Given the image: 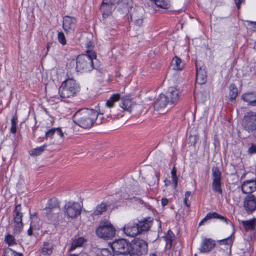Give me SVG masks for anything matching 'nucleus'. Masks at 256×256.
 Returning a JSON list of instances; mask_svg holds the SVG:
<instances>
[{"label": "nucleus", "instance_id": "obj_1", "mask_svg": "<svg viewBox=\"0 0 256 256\" xmlns=\"http://www.w3.org/2000/svg\"><path fill=\"white\" fill-rule=\"evenodd\" d=\"M99 104L96 110L83 108L77 110L72 116L74 122L83 128H90L94 124H100L106 120L102 116L106 110H100Z\"/></svg>", "mask_w": 256, "mask_h": 256}, {"label": "nucleus", "instance_id": "obj_2", "mask_svg": "<svg viewBox=\"0 0 256 256\" xmlns=\"http://www.w3.org/2000/svg\"><path fill=\"white\" fill-rule=\"evenodd\" d=\"M118 6V10L122 14H128L132 7V0H102L100 10L103 20L112 16L113 11Z\"/></svg>", "mask_w": 256, "mask_h": 256}, {"label": "nucleus", "instance_id": "obj_3", "mask_svg": "<svg viewBox=\"0 0 256 256\" xmlns=\"http://www.w3.org/2000/svg\"><path fill=\"white\" fill-rule=\"evenodd\" d=\"M120 100L121 102L119 104V107L122 108L124 110L127 111L130 113L134 110L137 106L136 104L132 102V98L130 96H124L121 97L120 94H113L108 100H106V106L108 108H112L110 110V115L112 118L122 117V116L116 112L114 108L116 102Z\"/></svg>", "mask_w": 256, "mask_h": 256}, {"label": "nucleus", "instance_id": "obj_4", "mask_svg": "<svg viewBox=\"0 0 256 256\" xmlns=\"http://www.w3.org/2000/svg\"><path fill=\"white\" fill-rule=\"evenodd\" d=\"M86 52L85 54L78 56L76 62L74 60L70 62L74 65L76 64V72H90L93 69L98 70L100 66L95 52L93 50H86Z\"/></svg>", "mask_w": 256, "mask_h": 256}, {"label": "nucleus", "instance_id": "obj_5", "mask_svg": "<svg viewBox=\"0 0 256 256\" xmlns=\"http://www.w3.org/2000/svg\"><path fill=\"white\" fill-rule=\"evenodd\" d=\"M153 218L147 217L140 220L135 219L124 225L123 231L126 234L134 237L145 232H148L152 226Z\"/></svg>", "mask_w": 256, "mask_h": 256}, {"label": "nucleus", "instance_id": "obj_6", "mask_svg": "<svg viewBox=\"0 0 256 256\" xmlns=\"http://www.w3.org/2000/svg\"><path fill=\"white\" fill-rule=\"evenodd\" d=\"M80 89L79 84L75 80L68 78L62 83L58 94L62 98H72L77 95Z\"/></svg>", "mask_w": 256, "mask_h": 256}, {"label": "nucleus", "instance_id": "obj_7", "mask_svg": "<svg viewBox=\"0 0 256 256\" xmlns=\"http://www.w3.org/2000/svg\"><path fill=\"white\" fill-rule=\"evenodd\" d=\"M130 256H142L148 252L147 243L142 239L135 238L130 242Z\"/></svg>", "mask_w": 256, "mask_h": 256}, {"label": "nucleus", "instance_id": "obj_8", "mask_svg": "<svg viewBox=\"0 0 256 256\" xmlns=\"http://www.w3.org/2000/svg\"><path fill=\"white\" fill-rule=\"evenodd\" d=\"M116 230L108 222H102L96 230V233L98 238L104 240L111 239L115 235Z\"/></svg>", "mask_w": 256, "mask_h": 256}, {"label": "nucleus", "instance_id": "obj_9", "mask_svg": "<svg viewBox=\"0 0 256 256\" xmlns=\"http://www.w3.org/2000/svg\"><path fill=\"white\" fill-rule=\"evenodd\" d=\"M130 242L124 238L114 240L111 244V248L116 255H130Z\"/></svg>", "mask_w": 256, "mask_h": 256}, {"label": "nucleus", "instance_id": "obj_10", "mask_svg": "<svg viewBox=\"0 0 256 256\" xmlns=\"http://www.w3.org/2000/svg\"><path fill=\"white\" fill-rule=\"evenodd\" d=\"M82 207L78 202H69L64 206V215L72 219L76 218L81 214Z\"/></svg>", "mask_w": 256, "mask_h": 256}, {"label": "nucleus", "instance_id": "obj_11", "mask_svg": "<svg viewBox=\"0 0 256 256\" xmlns=\"http://www.w3.org/2000/svg\"><path fill=\"white\" fill-rule=\"evenodd\" d=\"M242 126L244 129L252 132L256 128V112H248L243 118Z\"/></svg>", "mask_w": 256, "mask_h": 256}, {"label": "nucleus", "instance_id": "obj_12", "mask_svg": "<svg viewBox=\"0 0 256 256\" xmlns=\"http://www.w3.org/2000/svg\"><path fill=\"white\" fill-rule=\"evenodd\" d=\"M213 178L212 184V190L214 192L220 194H222V174L218 167L214 166L212 170Z\"/></svg>", "mask_w": 256, "mask_h": 256}, {"label": "nucleus", "instance_id": "obj_13", "mask_svg": "<svg viewBox=\"0 0 256 256\" xmlns=\"http://www.w3.org/2000/svg\"><path fill=\"white\" fill-rule=\"evenodd\" d=\"M22 208L20 204H17L14 211V232L19 233L23 228L22 222V214L21 212Z\"/></svg>", "mask_w": 256, "mask_h": 256}, {"label": "nucleus", "instance_id": "obj_14", "mask_svg": "<svg viewBox=\"0 0 256 256\" xmlns=\"http://www.w3.org/2000/svg\"><path fill=\"white\" fill-rule=\"evenodd\" d=\"M244 206L248 214L253 212L256 210V196L254 194L247 196L244 202Z\"/></svg>", "mask_w": 256, "mask_h": 256}, {"label": "nucleus", "instance_id": "obj_15", "mask_svg": "<svg viewBox=\"0 0 256 256\" xmlns=\"http://www.w3.org/2000/svg\"><path fill=\"white\" fill-rule=\"evenodd\" d=\"M76 20L75 18L66 16L63 18L62 28L67 32H73L76 26Z\"/></svg>", "mask_w": 256, "mask_h": 256}, {"label": "nucleus", "instance_id": "obj_16", "mask_svg": "<svg viewBox=\"0 0 256 256\" xmlns=\"http://www.w3.org/2000/svg\"><path fill=\"white\" fill-rule=\"evenodd\" d=\"M170 104L168 96L164 94H160L157 98L154 104V107L156 110H160L166 108L167 104Z\"/></svg>", "mask_w": 256, "mask_h": 256}, {"label": "nucleus", "instance_id": "obj_17", "mask_svg": "<svg viewBox=\"0 0 256 256\" xmlns=\"http://www.w3.org/2000/svg\"><path fill=\"white\" fill-rule=\"evenodd\" d=\"M241 189L243 194H251L256 190V180L251 179L244 182L241 185Z\"/></svg>", "mask_w": 256, "mask_h": 256}, {"label": "nucleus", "instance_id": "obj_18", "mask_svg": "<svg viewBox=\"0 0 256 256\" xmlns=\"http://www.w3.org/2000/svg\"><path fill=\"white\" fill-rule=\"evenodd\" d=\"M212 218L219 219L222 221L224 222L226 224H228L230 222V224L233 226L232 223L230 222L228 218L218 214L216 212L208 213L206 216L198 224L199 226L202 225L205 222Z\"/></svg>", "mask_w": 256, "mask_h": 256}, {"label": "nucleus", "instance_id": "obj_19", "mask_svg": "<svg viewBox=\"0 0 256 256\" xmlns=\"http://www.w3.org/2000/svg\"><path fill=\"white\" fill-rule=\"evenodd\" d=\"M216 246L215 241L211 238H204L201 243L199 250L200 252L206 253L211 250Z\"/></svg>", "mask_w": 256, "mask_h": 256}, {"label": "nucleus", "instance_id": "obj_20", "mask_svg": "<svg viewBox=\"0 0 256 256\" xmlns=\"http://www.w3.org/2000/svg\"><path fill=\"white\" fill-rule=\"evenodd\" d=\"M179 91L175 88L170 87L168 88L166 96H168V100L171 104H176L180 98Z\"/></svg>", "mask_w": 256, "mask_h": 256}, {"label": "nucleus", "instance_id": "obj_21", "mask_svg": "<svg viewBox=\"0 0 256 256\" xmlns=\"http://www.w3.org/2000/svg\"><path fill=\"white\" fill-rule=\"evenodd\" d=\"M205 68V66H200L196 72V82L199 84H203L206 82L207 75Z\"/></svg>", "mask_w": 256, "mask_h": 256}, {"label": "nucleus", "instance_id": "obj_22", "mask_svg": "<svg viewBox=\"0 0 256 256\" xmlns=\"http://www.w3.org/2000/svg\"><path fill=\"white\" fill-rule=\"evenodd\" d=\"M45 217L46 220L48 221L50 224H52L54 225L58 224L59 220H58V212H54V211L52 210H45Z\"/></svg>", "mask_w": 256, "mask_h": 256}, {"label": "nucleus", "instance_id": "obj_23", "mask_svg": "<svg viewBox=\"0 0 256 256\" xmlns=\"http://www.w3.org/2000/svg\"><path fill=\"white\" fill-rule=\"evenodd\" d=\"M242 99L248 102L249 106H256V92L244 94L242 96Z\"/></svg>", "mask_w": 256, "mask_h": 256}, {"label": "nucleus", "instance_id": "obj_24", "mask_svg": "<svg viewBox=\"0 0 256 256\" xmlns=\"http://www.w3.org/2000/svg\"><path fill=\"white\" fill-rule=\"evenodd\" d=\"M44 210L58 212L60 210V208L58 199L52 198L49 200L46 204V206L44 208Z\"/></svg>", "mask_w": 256, "mask_h": 256}, {"label": "nucleus", "instance_id": "obj_25", "mask_svg": "<svg viewBox=\"0 0 256 256\" xmlns=\"http://www.w3.org/2000/svg\"><path fill=\"white\" fill-rule=\"evenodd\" d=\"M108 204L106 202H102L94 210L93 212L91 214L90 216L94 218L96 216H99L106 212L107 210Z\"/></svg>", "mask_w": 256, "mask_h": 256}, {"label": "nucleus", "instance_id": "obj_26", "mask_svg": "<svg viewBox=\"0 0 256 256\" xmlns=\"http://www.w3.org/2000/svg\"><path fill=\"white\" fill-rule=\"evenodd\" d=\"M86 242V240L83 237H78L72 240L71 246L68 249V252H70L76 248L83 246L84 242Z\"/></svg>", "mask_w": 256, "mask_h": 256}, {"label": "nucleus", "instance_id": "obj_27", "mask_svg": "<svg viewBox=\"0 0 256 256\" xmlns=\"http://www.w3.org/2000/svg\"><path fill=\"white\" fill-rule=\"evenodd\" d=\"M154 2L156 6L154 8V10L156 11H158L160 9L168 10L170 7V3L168 2L166 0H150Z\"/></svg>", "mask_w": 256, "mask_h": 256}, {"label": "nucleus", "instance_id": "obj_28", "mask_svg": "<svg viewBox=\"0 0 256 256\" xmlns=\"http://www.w3.org/2000/svg\"><path fill=\"white\" fill-rule=\"evenodd\" d=\"M55 134H56L61 138H63L64 136V134L62 130V128H57L50 129L47 132H46L44 138H50V139H52L53 138L54 135Z\"/></svg>", "mask_w": 256, "mask_h": 256}, {"label": "nucleus", "instance_id": "obj_29", "mask_svg": "<svg viewBox=\"0 0 256 256\" xmlns=\"http://www.w3.org/2000/svg\"><path fill=\"white\" fill-rule=\"evenodd\" d=\"M228 98L232 102L235 100L238 96V88L234 84H231L229 86Z\"/></svg>", "mask_w": 256, "mask_h": 256}, {"label": "nucleus", "instance_id": "obj_30", "mask_svg": "<svg viewBox=\"0 0 256 256\" xmlns=\"http://www.w3.org/2000/svg\"><path fill=\"white\" fill-rule=\"evenodd\" d=\"M174 69L176 70H182L184 67V64L182 60L177 56H175L172 61Z\"/></svg>", "mask_w": 256, "mask_h": 256}, {"label": "nucleus", "instance_id": "obj_31", "mask_svg": "<svg viewBox=\"0 0 256 256\" xmlns=\"http://www.w3.org/2000/svg\"><path fill=\"white\" fill-rule=\"evenodd\" d=\"M53 246L51 243L48 242H44V247L42 250V252L43 255L50 256L52 252Z\"/></svg>", "mask_w": 256, "mask_h": 256}, {"label": "nucleus", "instance_id": "obj_32", "mask_svg": "<svg viewBox=\"0 0 256 256\" xmlns=\"http://www.w3.org/2000/svg\"><path fill=\"white\" fill-rule=\"evenodd\" d=\"M47 146L46 144H44L32 150L30 152V155L32 156H40L46 150Z\"/></svg>", "mask_w": 256, "mask_h": 256}, {"label": "nucleus", "instance_id": "obj_33", "mask_svg": "<svg viewBox=\"0 0 256 256\" xmlns=\"http://www.w3.org/2000/svg\"><path fill=\"white\" fill-rule=\"evenodd\" d=\"M256 219L254 218L248 220H243L242 222V226L245 228L246 230H253L255 228V224L254 221Z\"/></svg>", "mask_w": 256, "mask_h": 256}, {"label": "nucleus", "instance_id": "obj_34", "mask_svg": "<svg viewBox=\"0 0 256 256\" xmlns=\"http://www.w3.org/2000/svg\"><path fill=\"white\" fill-rule=\"evenodd\" d=\"M122 198L126 200H131L133 202H135L136 204H142L146 205V203L144 202V200L140 198L133 196L130 197L128 195H122Z\"/></svg>", "mask_w": 256, "mask_h": 256}, {"label": "nucleus", "instance_id": "obj_35", "mask_svg": "<svg viewBox=\"0 0 256 256\" xmlns=\"http://www.w3.org/2000/svg\"><path fill=\"white\" fill-rule=\"evenodd\" d=\"M3 256H23V254L18 253L10 248H8L4 250Z\"/></svg>", "mask_w": 256, "mask_h": 256}, {"label": "nucleus", "instance_id": "obj_36", "mask_svg": "<svg viewBox=\"0 0 256 256\" xmlns=\"http://www.w3.org/2000/svg\"><path fill=\"white\" fill-rule=\"evenodd\" d=\"M18 118L16 114L13 116L11 119L10 132L15 134L16 132Z\"/></svg>", "mask_w": 256, "mask_h": 256}, {"label": "nucleus", "instance_id": "obj_37", "mask_svg": "<svg viewBox=\"0 0 256 256\" xmlns=\"http://www.w3.org/2000/svg\"><path fill=\"white\" fill-rule=\"evenodd\" d=\"M234 240L232 238V234L230 236L223 240H218V242L220 244L232 245Z\"/></svg>", "mask_w": 256, "mask_h": 256}, {"label": "nucleus", "instance_id": "obj_38", "mask_svg": "<svg viewBox=\"0 0 256 256\" xmlns=\"http://www.w3.org/2000/svg\"><path fill=\"white\" fill-rule=\"evenodd\" d=\"M5 242L9 246H12L16 244L14 236L10 234L6 236Z\"/></svg>", "mask_w": 256, "mask_h": 256}, {"label": "nucleus", "instance_id": "obj_39", "mask_svg": "<svg viewBox=\"0 0 256 256\" xmlns=\"http://www.w3.org/2000/svg\"><path fill=\"white\" fill-rule=\"evenodd\" d=\"M99 256H114V252L112 253L108 248H102L98 253Z\"/></svg>", "mask_w": 256, "mask_h": 256}, {"label": "nucleus", "instance_id": "obj_40", "mask_svg": "<svg viewBox=\"0 0 256 256\" xmlns=\"http://www.w3.org/2000/svg\"><path fill=\"white\" fill-rule=\"evenodd\" d=\"M58 39L60 43L62 45H65L66 43V39L64 34L62 32H60L58 34Z\"/></svg>", "mask_w": 256, "mask_h": 256}, {"label": "nucleus", "instance_id": "obj_41", "mask_svg": "<svg viewBox=\"0 0 256 256\" xmlns=\"http://www.w3.org/2000/svg\"><path fill=\"white\" fill-rule=\"evenodd\" d=\"M198 139V138L197 136H190V141L192 145L195 146L197 141Z\"/></svg>", "mask_w": 256, "mask_h": 256}, {"label": "nucleus", "instance_id": "obj_42", "mask_svg": "<svg viewBox=\"0 0 256 256\" xmlns=\"http://www.w3.org/2000/svg\"><path fill=\"white\" fill-rule=\"evenodd\" d=\"M248 152L250 154H256V144H252L251 146L248 149Z\"/></svg>", "mask_w": 256, "mask_h": 256}, {"label": "nucleus", "instance_id": "obj_43", "mask_svg": "<svg viewBox=\"0 0 256 256\" xmlns=\"http://www.w3.org/2000/svg\"><path fill=\"white\" fill-rule=\"evenodd\" d=\"M172 183L174 184V188H176L178 186V177L176 174L172 175Z\"/></svg>", "mask_w": 256, "mask_h": 256}, {"label": "nucleus", "instance_id": "obj_44", "mask_svg": "<svg viewBox=\"0 0 256 256\" xmlns=\"http://www.w3.org/2000/svg\"><path fill=\"white\" fill-rule=\"evenodd\" d=\"M131 18H134V20H135V22L138 24V25H140L142 23V19H135V16L134 14H132L131 15Z\"/></svg>", "mask_w": 256, "mask_h": 256}, {"label": "nucleus", "instance_id": "obj_45", "mask_svg": "<svg viewBox=\"0 0 256 256\" xmlns=\"http://www.w3.org/2000/svg\"><path fill=\"white\" fill-rule=\"evenodd\" d=\"M161 202H162V206H166V205L168 204V198H163L161 200Z\"/></svg>", "mask_w": 256, "mask_h": 256}, {"label": "nucleus", "instance_id": "obj_46", "mask_svg": "<svg viewBox=\"0 0 256 256\" xmlns=\"http://www.w3.org/2000/svg\"><path fill=\"white\" fill-rule=\"evenodd\" d=\"M94 46V42L90 41L87 44H86V47L88 48L87 50H92V48Z\"/></svg>", "mask_w": 256, "mask_h": 256}, {"label": "nucleus", "instance_id": "obj_47", "mask_svg": "<svg viewBox=\"0 0 256 256\" xmlns=\"http://www.w3.org/2000/svg\"><path fill=\"white\" fill-rule=\"evenodd\" d=\"M244 0H234L235 3L238 9L240 8V4Z\"/></svg>", "mask_w": 256, "mask_h": 256}, {"label": "nucleus", "instance_id": "obj_48", "mask_svg": "<svg viewBox=\"0 0 256 256\" xmlns=\"http://www.w3.org/2000/svg\"><path fill=\"white\" fill-rule=\"evenodd\" d=\"M173 241V236H170V238H166V242L170 244V246H172Z\"/></svg>", "mask_w": 256, "mask_h": 256}, {"label": "nucleus", "instance_id": "obj_49", "mask_svg": "<svg viewBox=\"0 0 256 256\" xmlns=\"http://www.w3.org/2000/svg\"><path fill=\"white\" fill-rule=\"evenodd\" d=\"M54 42H48L46 44V50H47V52H48L49 49L50 47H52L54 44Z\"/></svg>", "mask_w": 256, "mask_h": 256}, {"label": "nucleus", "instance_id": "obj_50", "mask_svg": "<svg viewBox=\"0 0 256 256\" xmlns=\"http://www.w3.org/2000/svg\"><path fill=\"white\" fill-rule=\"evenodd\" d=\"M214 144L215 147H216L220 145L219 142L218 140V138L216 136L214 137Z\"/></svg>", "mask_w": 256, "mask_h": 256}, {"label": "nucleus", "instance_id": "obj_51", "mask_svg": "<svg viewBox=\"0 0 256 256\" xmlns=\"http://www.w3.org/2000/svg\"><path fill=\"white\" fill-rule=\"evenodd\" d=\"M28 236H32V224H30V228L28 230Z\"/></svg>", "mask_w": 256, "mask_h": 256}, {"label": "nucleus", "instance_id": "obj_52", "mask_svg": "<svg viewBox=\"0 0 256 256\" xmlns=\"http://www.w3.org/2000/svg\"><path fill=\"white\" fill-rule=\"evenodd\" d=\"M184 203L186 207L188 208L190 207V203L188 202V198H184Z\"/></svg>", "mask_w": 256, "mask_h": 256}, {"label": "nucleus", "instance_id": "obj_53", "mask_svg": "<svg viewBox=\"0 0 256 256\" xmlns=\"http://www.w3.org/2000/svg\"><path fill=\"white\" fill-rule=\"evenodd\" d=\"M155 178H156V180L157 181V183L158 184V182L160 180V173L159 172H155Z\"/></svg>", "mask_w": 256, "mask_h": 256}, {"label": "nucleus", "instance_id": "obj_54", "mask_svg": "<svg viewBox=\"0 0 256 256\" xmlns=\"http://www.w3.org/2000/svg\"><path fill=\"white\" fill-rule=\"evenodd\" d=\"M200 66H202L200 62H196V72H197V70L200 68ZM202 66L204 67V64H202Z\"/></svg>", "mask_w": 256, "mask_h": 256}, {"label": "nucleus", "instance_id": "obj_55", "mask_svg": "<svg viewBox=\"0 0 256 256\" xmlns=\"http://www.w3.org/2000/svg\"><path fill=\"white\" fill-rule=\"evenodd\" d=\"M176 174V168L175 166H174L171 171V175Z\"/></svg>", "mask_w": 256, "mask_h": 256}, {"label": "nucleus", "instance_id": "obj_56", "mask_svg": "<svg viewBox=\"0 0 256 256\" xmlns=\"http://www.w3.org/2000/svg\"><path fill=\"white\" fill-rule=\"evenodd\" d=\"M191 194H192L191 192L190 191L186 192L185 193V194H184V196H185L184 198H188L190 196Z\"/></svg>", "mask_w": 256, "mask_h": 256}, {"label": "nucleus", "instance_id": "obj_57", "mask_svg": "<svg viewBox=\"0 0 256 256\" xmlns=\"http://www.w3.org/2000/svg\"><path fill=\"white\" fill-rule=\"evenodd\" d=\"M170 236H172L173 238L174 237V234L172 232V231L170 230H168V236H167V238H170Z\"/></svg>", "mask_w": 256, "mask_h": 256}, {"label": "nucleus", "instance_id": "obj_58", "mask_svg": "<svg viewBox=\"0 0 256 256\" xmlns=\"http://www.w3.org/2000/svg\"><path fill=\"white\" fill-rule=\"evenodd\" d=\"M37 215H38L37 213H36V212H35V213H34L33 214H32V215H31V216H30V218H37Z\"/></svg>", "mask_w": 256, "mask_h": 256}, {"label": "nucleus", "instance_id": "obj_59", "mask_svg": "<svg viewBox=\"0 0 256 256\" xmlns=\"http://www.w3.org/2000/svg\"><path fill=\"white\" fill-rule=\"evenodd\" d=\"M254 136L256 138V128H254V130L252 132Z\"/></svg>", "mask_w": 256, "mask_h": 256}, {"label": "nucleus", "instance_id": "obj_60", "mask_svg": "<svg viewBox=\"0 0 256 256\" xmlns=\"http://www.w3.org/2000/svg\"><path fill=\"white\" fill-rule=\"evenodd\" d=\"M250 23L252 24H254L255 25V26H256V22H252V21H250L249 22Z\"/></svg>", "mask_w": 256, "mask_h": 256}, {"label": "nucleus", "instance_id": "obj_61", "mask_svg": "<svg viewBox=\"0 0 256 256\" xmlns=\"http://www.w3.org/2000/svg\"><path fill=\"white\" fill-rule=\"evenodd\" d=\"M149 256H157V255L154 253H152L150 254Z\"/></svg>", "mask_w": 256, "mask_h": 256}, {"label": "nucleus", "instance_id": "obj_62", "mask_svg": "<svg viewBox=\"0 0 256 256\" xmlns=\"http://www.w3.org/2000/svg\"><path fill=\"white\" fill-rule=\"evenodd\" d=\"M69 256H78V254H70Z\"/></svg>", "mask_w": 256, "mask_h": 256}, {"label": "nucleus", "instance_id": "obj_63", "mask_svg": "<svg viewBox=\"0 0 256 256\" xmlns=\"http://www.w3.org/2000/svg\"><path fill=\"white\" fill-rule=\"evenodd\" d=\"M164 182H165V184L166 185H168V182H167L166 180H165Z\"/></svg>", "mask_w": 256, "mask_h": 256}, {"label": "nucleus", "instance_id": "obj_64", "mask_svg": "<svg viewBox=\"0 0 256 256\" xmlns=\"http://www.w3.org/2000/svg\"><path fill=\"white\" fill-rule=\"evenodd\" d=\"M244 176V174L242 176L241 179H242Z\"/></svg>", "mask_w": 256, "mask_h": 256}]
</instances>
